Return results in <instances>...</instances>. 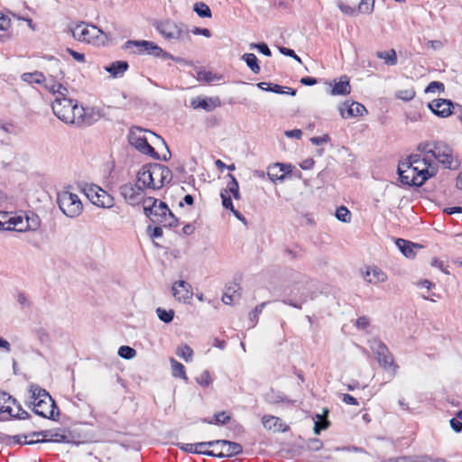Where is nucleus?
Here are the masks:
<instances>
[{
  "mask_svg": "<svg viewBox=\"0 0 462 462\" xmlns=\"http://www.w3.org/2000/svg\"><path fill=\"white\" fill-rule=\"evenodd\" d=\"M53 114L62 122L66 124L76 125L78 126L83 125H90L91 121L87 116L83 106L67 97H56L51 105Z\"/></svg>",
  "mask_w": 462,
  "mask_h": 462,
  "instance_id": "1",
  "label": "nucleus"
},
{
  "mask_svg": "<svg viewBox=\"0 0 462 462\" xmlns=\"http://www.w3.org/2000/svg\"><path fill=\"white\" fill-rule=\"evenodd\" d=\"M172 180L171 171L160 163H148L143 165L137 173V182L143 187L159 189Z\"/></svg>",
  "mask_w": 462,
  "mask_h": 462,
  "instance_id": "2",
  "label": "nucleus"
},
{
  "mask_svg": "<svg viewBox=\"0 0 462 462\" xmlns=\"http://www.w3.org/2000/svg\"><path fill=\"white\" fill-rule=\"evenodd\" d=\"M72 36L77 41L90 43L93 45L103 44L106 36L97 26L81 23L71 29Z\"/></svg>",
  "mask_w": 462,
  "mask_h": 462,
  "instance_id": "3",
  "label": "nucleus"
},
{
  "mask_svg": "<svg viewBox=\"0 0 462 462\" xmlns=\"http://www.w3.org/2000/svg\"><path fill=\"white\" fill-rule=\"evenodd\" d=\"M156 29L160 34L167 40L179 42L190 41L189 29L184 23L166 20L158 23Z\"/></svg>",
  "mask_w": 462,
  "mask_h": 462,
  "instance_id": "4",
  "label": "nucleus"
},
{
  "mask_svg": "<svg viewBox=\"0 0 462 462\" xmlns=\"http://www.w3.org/2000/svg\"><path fill=\"white\" fill-rule=\"evenodd\" d=\"M432 160L436 159L445 168L457 170L460 166V162L454 153L453 150L442 142H434Z\"/></svg>",
  "mask_w": 462,
  "mask_h": 462,
  "instance_id": "5",
  "label": "nucleus"
},
{
  "mask_svg": "<svg viewBox=\"0 0 462 462\" xmlns=\"http://www.w3.org/2000/svg\"><path fill=\"white\" fill-rule=\"evenodd\" d=\"M57 202L60 210L69 217H76L83 210L82 202L79 196L70 191L64 190L60 192Z\"/></svg>",
  "mask_w": 462,
  "mask_h": 462,
  "instance_id": "6",
  "label": "nucleus"
},
{
  "mask_svg": "<svg viewBox=\"0 0 462 462\" xmlns=\"http://www.w3.org/2000/svg\"><path fill=\"white\" fill-rule=\"evenodd\" d=\"M126 51H131L134 54H150L154 57L168 56V53L164 51L160 46L153 42L149 41H135L128 40L125 42L124 47Z\"/></svg>",
  "mask_w": 462,
  "mask_h": 462,
  "instance_id": "7",
  "label": "nucleus"
},
{
  "mask_svg": "<svg viewBox=\"0 0 462 462\" xmlns=\"http://www.w3.org/2000/svg\"><path fill=\"white\" fill-rule=\"evenodd\" d=\"M128 140L131 145L134 146L139 152L143 154L150 155L154 159H160L159 154L155 152L154 148L151 146L145 137V130L134 126L130 130Z\"/></svg>",
  "mask_w": 462,
  "mask_h": 462,
  "instance_id": "8",
  "label": "nucleus"
},
{
  "mask_svg": "<svg viewBox=\"0 0 462 462\" xmlns=\"http://www.w3.org/2000/svg\"><path fill=\"white\" fill-rule=\"evenodd\" d=\"M28 413L22 410L16 400L6 393H0V419L7 420L10 417L24 419Z\"/></svg>",
  "mask_w": 462,
  "mask_h": 462,
  "instance_id": "9",
  "label": "nucleus"
},
{
  "mask_svg": "<svg viewBox=\"0 0 462 462\" xmlns=\"http://www.w3.org/2000/svg\"><path fill=\"white\" fill-rule=\"evenodd\" d=\"M150 220L163 226H175L178 225V218L172 214L166 203L160 201L152 212L147 213Z\"/></svg>",
  "mask_w": 462,
  "mask_h": 462,
  "instance_id": "10",
  "label": "nucleus"
},
{
  "mask_svg": "<svg viewBox=\"0 0 462 462\" xmlns=\"http://www.w3.org/2000/svg\"><path fill=\"white\" fill-rule=\"evenodd\" d=\"M371 349L376 356L380 365L383 369L391 371L392 374L394 375L397 373L398 365L394 364L393 357L387 346L381 341L374 340L371 344Z\"/></svg>",
  "mask_w": 462,
  "mask_h": 462,
  "instance_id": "11",
  "label": "nucleus"
},
{
  "mask_svg": "<svg viewBox=\"0 0 462 462\" xmlns=\"http://www.w3.org/2000/svg\"><path fill=\"white\" fill-rule=\"evenodd\" d=\"M84 191L88 199L97 207L109 208L114 205V198L97 185H87Z\"/></svg>",
  "mask_w": 462,
  "mask_h": 462,
  "instance_id": "12",
  "label": "nucleus"
},
{
  "mask_svg": "<svg viewBox=\"0 0 462 462\" xmlns=\"http://www.w3.org/2000/svg\"><path fill=\"white\" fill-rule=\"evenodd\" d=\"M398 174L402 183L409 186L420 187L426 181V177H420L414 173V169L407 162H402L398 167Z\"/></svg>",
  "mask_w": 462,
  "mask_h": 462,
  "instance_id": "13",
  "label": "nucleus"
},
{
  "mask_svg": "<svg viewBox=\"0 0 462 462\" xmlns=\"http://www.w3.org/2000/svg\"><path fill=\"white\" fill-rule=\"evenodd\" d=\"M44 399L37 401L33 406V411L43 418L54 419V411L57 409L55 402L50 394H43Z\"/></svg>",
  "mask_w": 462,
  "mask_h": 462,
  "instance_id": "14",
  "label": "nucleus"
},
{
  "mask_svg": "<svg viewBox=\"0 0 462 462\" xmlns=\"http://www.w3.org/2000/svg\"><path fill=\"white\" fill-rule=\"evenodd\" d=\"M210 443H213V447L220 446L219 452L216 453L214 451L213 457H232V456L241 454L243 451L242 446L236 442L224 440V439H218V440L210 441Z\"/></svg>",
  "mask_w": 462,
  "mask_h": 462,
  "instance_id": "15",
  "label": "nucleus"
},
{
  "mask_svg": "<svg viewBox=\"0 0 462 462\" xmlns=\"http://www.w3.org/2000/svg\"><path fill=\"white\" fill-rule=\"evenodd\" d=\"M120 194L130 205H137L143 200V189L139 184L125 183L120 187Z\"/></svg>",
  "mask_w": 462,
  "mask_h": 462,
  "instance_id": "16",
  "label": "nucleus"
},
{
  "mask_svg": "<svg viewBox=\"0 0 462 462\" xmlns=\"http://www.w3.org/2000/svg\"><path fill=\"white\" fill-rule=\"evenodd\" d=\"M171 292L174 299L179 302L186 303L193 297L191 285L185 281H177L171 286Z\"/></svg>",
  "mask_w": 462,
  "mask_h": 462,
  "instance_id": "17",
  "label": "nucleus"
},
{
  "mask_svg": "<svg viewBox=\"0 0 462 462\" xmlns=\"http://www.w3.org/2000/svg\"><path fill=\"white\" fill-rule=\"evenodd\" d=\"M428 107L434 115L439 117H448L452 114L453 103L448 99L439 98L429 103Z\"/></svg>",
  "mask_w": 462,
  "mask_h": 462,
  "instance_id": "18",
  "label": "nucleus"
},
{
  "mask_svg": "<svg viewBox=\"0 0 462 462\" xmlns=\"http://www.w3.org/2000/svg\"><path fill=\"white\" fill-rule=\"evenodd\" d=\"M299 291V298L297 300H286L283 302L285 304H288L293 308L296 309H301L302 305L307 302L310 299H312V292L310 291V288H308L306 285L303 286H296L294 290L292 291V293L294 297H297V293L294 291Z\"/></svg>",
  "mask_w": 462,
  "mask_h": 462,
  "instance_id": "19",
  "label": "nucleus"
},
{
  "mask_svg": "<svg viewBox=\"0 0 462 462\" xmlns=\"http://www.w3.org/2000/svg\"><path fill=\"white\" fill-rule=\"evenodd\" d=\"M8 223L13 226L14 230L19 232L26 230H36L40 226L39 217H34L32 224H30L29 219H25V217L22 216L11 217Z\"/></svg>",
  "mask_w": 462,
  "mask_h": 462,
  "instance_id": "20",
  "label": "nucleus"
},
{
  "mask_svg": "<svg viewBox=\"0 0 462 462\" xmlns=\"http://www.w3.org/2000/svg\"><path fill=\"white\" fill-rule=\"evenodd\" d=\"M344 107H340V115L343 118H350L354 116H362L364 114L367 113L366 108L365 106L358 102H352L351 104H347V102H345L343 104Z\"/></svg>",
  "mask_w": 462,
  "mask_h": 462,
  "instance_id": "21",
  "label": "nucleus"
},
{
  "mask_svg": "<svg viewBox=\"0 0 462 462\" xmlns=\"http://www.w3.org/2000/svg\"><path fill=\"white\" fill-rule=\"evenodd\" d=\"M291 166L290 164L274 163L268 168L267 175L269 179L275 182L277 180H283L286 174L290 173Z\"/></svg>",
  "mask_w": 462,
  "mask_h": 462,
  "instance_id": "22",
  "label": "nucleus"
},
{
  "mask_svg": "<svg viewBox=\"0 0 462 462\" xmlns=\"http://www.w3.org/2000/svg\"><path fill=\"white\" fill-rule=\"evenodd\" d=\"M221 103L218 97H196L191 100L190 106L194 109L201 108L205 111L210 112L215 108L220 106Z\"/></svg>",
  "mask_w": 462,
  "mask_h": 462,
  "instance_id": "23",
  "label": "nucleus"
},
{
  "mask_svg": "<svg viewBox=\"0 0 462 462\" xmlns=\"http://www.w3.org/2000/svg\"><path fill=\"white\" fill-rule=\"evenodd\" d=\"M364 279L373 284L384 282L387 280V275L376 266H368L366 271L363 273Z\"/></svg>",
  "mask_w": 462,
  "mask_h": 462,
  "instance_id": "24",
  "label": "nucleus"
},
{
  "mask_svg": "<svg viewBox=\"0 0 462 462\" xmlns=\"http://www.w3.org/2000/svg\"><path fill=\"white\" fill-rule=\"evenodd\" d=\"M178 446L180 448V449L189 452V453H197V454H203V455H207V456H214V451L201 450V448L213 447V443H210V441L199 442V443H195V444H189V443L180 444L179 443Z\"/></svg>",
  "mask_w": 462,
  "mask_h": 462,
  "instance_id": "25",
  "label": "nucleus"
},
{
  "mask_svg": "<svg viewBox=\"0 0 462 462\" xmlns=\"http://www.w3.org/2000/svg\"><path fill=\"white\" fill-rule=\"evenodd\" d=\"M407 162L409 163L410 166L418 167L419 169L420 168L421 170L437 168L435 162L431 158L428 156L421 157L419 154L411 155L408 158Z\"/></svg>",
  "mask_w": 462,
  "mask_h": 462,
  "instance_id": "26",
  "label": "nucleus"
},
{
  "mask_svg": "<svg viewBox=\"0 0 462 462\" xmlns=\"http://www.w3.org/2000/svg\"><path fill=\"white\" fill-rule=\"evenodd\" d=\"M351 91V86L347 76H341L337 82H335L330 94L333 96L348 95Z\"/></svg>",
  "mask_w": 462,
  "mask_h": 462,
  "instance_id": "27",
  "label": "nucleus"
},
{
  "mask_svg": "<svg viewBox=\"0 0 462 462\" xmlns=\"http://www.w3.org/2000/svg\"><path fill=\"white\" fill-rule=\"evenodd\" d=\"M395 243L402 254L407 258H413L415 256L414 248H422L421 245L402 238H398Z\"/></svg>",
  "mask_w": 462,
  "mask_h": 462,
  "instance_id": "28",
  "label": "nucleus"
},
{
  "mask_svg": "<svg viewBox=\"0 0 462 462\" xmlns=\"http://www.w3.org/2000/svg\"><path fill=\"white\" fill-rule=\"evenodd\" d=\"M44 87L49 92L52 93L55 97H63L69 95V89L59 82L51 80V82L45 83Z\"/></svg>",
  "mask_w": 462,
  "mask_h": 462,
  "instance_id": "29",
  "label": "nucleus"
},
{
  "mask_svg": "<svg viewBox=\"0 0 462 462\" xmlns=\"http://www.w3.org/2000/svg\"><path fill=\"white\" fill-rule=\"evenodd\" d=\"M127 69L128 63L122 60L115 61L111 65L105 67V69L114 78L123 75L127 70Z\"/></svg>",
  "mask_w": 462,
  "mask_h": 462,
  "instance_id": "30",
  "label": "nucleus"
},
{
  "mask_svg": "<svg viewBox=\"0 0 462 462\" xmlns=\"http://www.w3.org/2000/svg\"><path fill=\"white\" fill-rule=\"evenodd\" d=\"M239 290L240 287L237 283H230L226 289L222 297V301L225 304H231L236 298L239 297V294L237 293Z\"/></svg>",
  "mask_w": 462,
  "mask_h": 462,
  "instance_id": "31",
  "label": "nucleus"
},
{
  "mask_svg": "<svg viewBox=\"0 0 462 462\" xmlns=\"http://www.w3.org/2000/svg\"><path fill=\"white\" fill-rule=\"evenodd\" d=\"M263 425L265 429L273 430V431H278L281 429L282 422L278 417L264 415L262 418Z\"/></svg>",
  "mask_w": 462,
  "mask_h": 462,
  "instance_id": "32",
  "label": "nucleus"
},
{
  "mask_svg": "<svg viewBox=\"0 0 462 462\" xmlns=\"http://www.w3.org/2000/svg\"><path fill=\"white\" fill-rule=\"evenodd\" d=\"M375 55L378 59L383 60L387 65L394 66L397 64V55L393 49L388 51H377Z\"/></svg>",
  "mask_w": 462,
  "mask_h": 462,
  "instance_id": "33",
  "label": "nucleus"
},
{
  "mask_svg": "<svg viewBox=\"0 0 462 462\" xmlns=\"http://www.w3.org/2000/svg\"><path fill=\"white\" fill-rule=\"evenodd\" d=\"M242 60L246 63L247 67L255 74L260 72L258 60L254 53H245L242 56Z\"/></svg>",
  "mask_w": 462,
  "mask_h": 462,
  "instance_id": "34",
  "label": "nucleus"
},
{
  "mask_svg": "<svg viewBox=\"0 0 462 462\" xmlns=\"http://www.w3.org/2000/svg\"><path fill=\"white\" fill-rule=\"evenodd\" d=\"M171 365L172 375L174 377H180L185 381L188 380V377H187L186 372H185V367L181 363L178 362L174 358H171Z\"/></svg>",
  "mask_w": 462,
  "mask_h": 462,
  "instance_id": "35",
  "label": "nucleus"
},
{
  "mask_svg": "<svg viewBox=\"0 0 462 462\" xmlns=\"http://www.w3.org/2000/svg\"><path fill=\"white\" fill-rule=\"evenodd\" d=\"M30 393H31V401H30V403L32 405H33L37 401L41 400V399H44V393L45 394H49V393L45 390V389H42L41 387H39L38 385L36 384H32L30 386Z\"/></svg>",
  "mask_w": 462,
  "mask_h": 462,
  "instance_id": "36",
  "label": "nucleus"
},
{
  "mask_svg": "<svg viewBox=\"0 0 462 462\" xmlns=\"http://www.w3.org/2000/svg\"><path fill=\"white\" fill-rule=\"evenodd\" d=\"M22 79L24 82H28V83L41 84L43 81H45V76L43 75V73H42L40 71H34L32 73H23L22 75Z\"/></svg>",
  "mask_w": 462,
  "mask_h": 462,
  "instance_id": "37",
  "label": "nucleus"
},
{
  "mask_svg": "<svg viewBox=\"0 0 462 462\" xmlns=\"http://www.w3.org/2000/svg\"><path fill=\"white\" fill-rule=\"evenodd\" d=\"M328 411L325 410L323 414H318V420L315 421L314 425V433L319 435L321 430H326L328 427V420L325 418L327 417Z\"/></svg>",
  "mask_w": 462,
  "mask_h": 462,
  "instance_id": "38",
  "label": "nucleus"
},
{
  "mask_svg": "<svg viewBox=\"0 0 462 462\" xmlns=\"http://www.w3.org/2000/svg\"><path fill=\"white\" fill-rule=\"evenodd\" d=\"M193 11L202 18H210L212 16L210 8L203 2L195 3Z\"/></svg>",
  "mask_w": 462,
  "mask_h": 462,
  "instance_id": "39",
  "label": "nucleus"
},
{
  "mask_svg": "<svg viewBox=\"0 0 462 462\" xmlns=\"http://www.w3.org/2000/svg\"><path fill=\"white\" fill-rule=\"evenodd\" d=\"M156 314L160 320L164 323H171L174 318L175 312L173 310H165L159 307L156 309Z\"/></svg>",
  "mask_w": 462,
  "mask_h": 462,
  "instance_id": "40",
  "label": "nucleus"
},
{
  "mask_svg": "<svg viewBox=\"0 0 462 462\" xmlns=\"http://www.w3.org/2000/svg\"><path fill=\"white\" fill-rule=\"evenodd\" d=\"M176 355L183 358L186 362H189L192 359L193 350L189 346L185 344L177 348Z\"/></svg>",
  "mask_w": 462,
  "mask_h": 462,
  "instance_id": "41",
  "label": "nucleus"
},
{
  "mask_svg": "<svg viewBox=\"0 0 462 462\" xmlns=\"http://www.w3.org/2000/svg\"><path fill=\"white\" fill-rule=\"evenodd\" d=\"M415 90L413 88L400 89L395 93V97L403 101H410L415 97Z\"/></svg>",
  "mask_w": 462,
  "mask_h": 462,
  "instance_id": "42",
  "label": "nucleus"
},
{
  "mask_svg": "<svg viewBox=\"0 0 462 462\" xmlns=\"http://www.w3.org/2000/svg\"><path fill=\"white\" fill-rule=\"evenodd\" d=\"M117 354L120 357L129 360L136 356V351L131 346H122L119 347Z\"/></svg>",
  "mask_w": 462,
  "mask_h": 462,
  "instance_id": "43",
  "label": "nucleus"
},
{
  "mask_svg": "<svg viewBox=\"0 0 462 462\" xmlns=\"http://www.w3.org/2000/svg\"><path fill=\"white\" fill-rule=\"evenodd\" d=\"M336 217L339 221L348 223L351 220V213L346 207L341 206L336 211Z\"/></svg>",
  "mask_w": 462,
  "mask_h": 462,
  "instance_id": "44",
  "label": "nucleus"
},
{
  "mask_svg": "<svg viewBox=\"0 0 462 462\" xmlns=\"http://www.w3.org/2000/svg\"><path fill=\"white\" fill-rule=\"evenodd\" d=\"M228 177L231 180L230 182H228V184H227L228 190H229V192H231L233 194V196L236 199H239L240 194H239L238 182H237L236 179L234 177V175L229 174Z\"/></svg>",
  "mask_w": 462,
  "mask_h": 462,
  "instance_id": "45",
  "label": "nucleus"
},
{
  "mask_svg": "<svg viewBox=\"0 0 462 462\" xmlns=\"http://www.w3.org/2000/svg\"><path fill=\"white\" fill-rule=\"evenodd\" d=\"M434 142H424L418 145V151L424 153V156H428L432 159Z\"/></svg>",
  "mask_w": 462,
  "mask_h": 462,
  "instance_id": "46",
  "label": "nucleus"
},
{
  "mask_svg": "<svg viewBox=\"0 0 462 462\" xmlns=\"http://www.w3.org/2000/svg\"><path fill=\"white\" fill-rule=\"evenodd\" d=\"M411 169H414V173L416 175H420V177H423L425 176L426 177V180L428 179H430V177H433L437 174V171L438 169L437 168H430L428 170H421L420 168L419 169L418 167H414V166H411Z\"/></svg>",
  "mask_w": 462,
  "mask_h": 462,
  "instance_id": "47",
  "label": "nucleus"
},
{
  "mask_svg": "<svg viewBox=\"0 0 462 462\" xmlns=\"http://www.w3.org/2000/svg\"><path fill=\"white\" fill-rule=\"evenodd\" d=\"M374 0H362L358 5V12L370 14L374 10Z\"/></svg>",
  "mask_w": 462,
  "mask_h": 462,
  "instance_id": "48",
  "label": "nucleus"
},
{
  "mask_svg": "<svg viewBox=\"0 0 462 462\" xmlns=\"http://www.w3.org/2000/svg\"><path fill=\"white\" fill-rule=\"evenodd\" d=\"M160 201L158 199L149 197L143 200V207L145 215L147 216V213L152 212V209L158 206Z\"/></svg>",
  "mask_w": 462,
  "mask_h": 462,
  "instance_id": "49",
  "label": "nucleus"
},
{
  "mask_svg": "<svg viewBox=\"0 0 462 462\" xmlns=\"http://www.w3.org/2000/svg\"><path fill=\"white\" fill-rule=\"evenodd\" d=\"M271 92L277 94H288L291 96H295L296 91L293 88L288 87H282L277 84H272Z\"/></svg>",
  "mask_w": 462,
  "mask_h": 462,
  "instance_id": "50",
  "label": "nucleus"
},
{
  "mask_svg": "<svg viewBox=\"0 0 462 462\" xmlns=\"http://www.w3.org/2000/svg\"><path fill=\"white\" fill-rule=\"evenodd\" d=\"M196 382L202 386H208L212 383L209 372L205 370L196 377Z\"/></svg>",
  "mask_w": 462,
  "mask_h": 462,
  "instance_id": "51",
  "label": "nucleus"
},
{
  "mask_svg": "<svg viewBox=\"0 0 462 462\" xmlns=\"http://www.w3.org/2000/svg\"><path fill=\"white\" fill-rule=\"evenodd\" d=\"M251 49H257L261 53H263L265 56H271L272 51L269 49L268 45L264 42L262 43H251L250 44Z\"/></svg>",
  "mask_w": 462,
  "mask_h": 462,
  "instance_id": "52",
  "label": "nucleus"
},
{
  "mask_svg": "<svg viewBox=\"0 0 462 462\" xmlns=\"http://www.w3.org/2000/svg\"><path fill=\"white\" fill-rule=\"evenodd\" d=\"M12 205V198L5 191L0 190V208H9Z\"/></svg>",
  "mask_w": 462,
  "mask_h": 462,
  "instance_id": "53",
  "label": "nucleus"
},
{
  "mask_svg": "<svg viewBox=\"0 0 462 462\" xmlns=\"http://www.w3.org/2000/svg\"><path fill=\"white\" fill-rule=\"evenodd\" d=\"M220 196L222 198L223 207L226 209L233 210L235 208L233 206V202H232L230 196L227 195V191L226 190L222 191Z\"/></svg>",
  "mask_w": 462,
  "mask_h": 462,
  "instance_id": "54",
  "label": "nucleus"
},
{
  "mask_svg": "<svg viewBox=\"0 0 462 462\" xmlns=\"http://www.w3.org/2000/svg\"><path fill=\"white\" fill-rule=\"evenodd\" d=\"M444 85L441 82L439 81H432L430 82L428 87L425 89V92L427 93H434L437 90L439 91H444Z\"/></svg>",
  "mask_w": 462,
  "mask_h": 462,
  "instance_id": "55",
  "label": "nucleus"
},
{
  "mask_svg": "<svg viewBox=\"0 0 462 462\" xmlns=\"http://www.w3.org/2000/svg\"><path fill=\"white\" fill-rule=\"evenodd\" d=\"M279 51L282 54L291 57L298 62L301 63V59L295 53V51L291 49L286 48V47H280Z\"/></svg>",
  "mask_w": 462,
  "mask_h": 462,
  "instance_id": "56",
  "label": "nucleus"
},
{
  "mask_svg": "<svg viewBox=\"0 0 462 462\" xmlns=\"http://www.w3.org/2000/svg\"><path fill=\"white\" fill-rule=\"evenodd\" d=\"M27 438L28 436L27 435H22V436H14L13 437V439L14 440L15 443L17 444H21V443H25V444H33V443H37L39 442L40 440L39 439H31V440H27Z\"/></svg>",
  "mask_w": 462,
  "mask_h": 462,
  "instance_id": "57",
  "label": "nucleus"
},
{
  "mask_svg": "<svg viewBox=\"0 0 462 462\" xmlns=\"http://www.w3.org/2000/svg\"><path fill=\"white\" fill-rule=\"evenodd\" d=\"M215 420L217 423L226 424L230 420V417L226 412L221 411L215 415Z\"/></svg>",
  "mask_w": 462,
  "mask_h": 462,
  "instance_id": "58",
  "label": "nucleus"
},
{
  "mask_svg": "<svg viewBox=\"0 0 462 462\" xmlns=\"http://www.w3.org/2000/svg\"><path fill=\"white\" fill-rule=\"evenodd\" d=\"M10 26L11 20L4 14H0V31H6Z\"/></svg>",
  "mask_w": 462,
  "mask_h": 462,
  "instance_id": "59",
  "label": "nucleus"
},
{
  "mask_svg": "<svg viewBox=\"0 0 462 462\" xmlns=\"http://www.w3.org/2000/svg\"><path fill=\"white\" fill-rule=\"evenodd\" d=\"M338 7L341 10V12L344 13L345 14L353 15L356 13L355 8H353L347 5H345L342 2L338 3Z\"/></svg>",
  "mask_w": 462,
  "mask_h": 462,
  "instance_id": "60",
  "label": "nucleus"
},
{
  "mask_svg": "<svg viewBox=\"0 0 462 462\" xmlns=\"http://www.w3.org/2000/svg\"><path fill=\"white\" fill-rule=\"evenodd\" d=\"M451 429L456 432L459 433L462 430V422L456 418H453L449 421Z\"/></svg>",
  "mask_w": 462,
  "mask_h": 462,
  "instance_id": "61",
  "label": "nucleus"
},
{
  "mask_svg": "<svg viewBox=\"0 0 462 462\" xmlns=\"http://www.w3.org/2000/svg\"><path fill=\"white\" fill-rule=\"evenodd\" d=\"M328 141H329V137L328 134L310 138V142L315 145H320L322 143H328Z\"/></svg>",
  "mask_w": 462,
  "mask_h": 462,
  "instance_id": "62",
  "label": "nucleus"
},
{
  "mask_svg": "<svg viewBox=\"0 0 462 462\" xmlns=\"http://www.w3.org/2000/svg\"><path fill=\"white\" fill-rule=\"evenodd\" d=\"M68 52L73 57L74 60H76L79 62H84L85 61V55L83 53L75 51L71 49H68Z\"/></svg>",
  "mask_w": 462,
  "mask_h": 462,
  "instance_id": "63",
  "label": "nucleus"
},
{
  "mask_svg": "<svg viewBox=\"0 0 462 462\" xmlns=\"http://www.w3.org/2000/svg\"><path fill=\"white\" fill-rule=\"evenodd\" d=\"M356 325L358 328L364 329L369 325V320L366 317H360L356 319Z\"/></svg>",
  "mask_w": 462,
  "mask_h": 462,
  "instance_id": "64",
  "label": "nucleus"
}]
</instances>
